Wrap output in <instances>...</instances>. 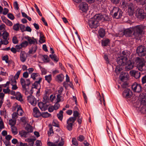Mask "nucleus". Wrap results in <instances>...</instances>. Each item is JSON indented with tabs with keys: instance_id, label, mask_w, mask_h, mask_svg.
Instances as JSON below:
<instances>
[{
	"instance_id": "44",
	"label": "nucleus",
	"mask_w": 146,
	"mask_h": 146,
	"mask_svg": "<svg viewBox=\"0 0 146 146\" xmlns=\"http://www.w3.org/2000/svg\"><path fill=\"white\" fill-rule=\"evenodd\" d=\"M72 144L76 146L78 145V143L75 138H72Z\"/></svg>"
},
{
	"instance_id": "8",
	"label": "nucleus",
	"mask_w": 146,
	"mask_h": 146,
	"mask_svg": "<svg viewBox=\"0 0 146 146\" xmlns=\"http://www.w3.org/2000/svg\"><path fill=\"white\" fill-rule=\"evenodd\" d=\"M75 121L74 119L73 118L70 117L68 119L66 122L67 125L66 128L68 131H71L72 130L73 123Z\"/></svg>"
},
{
	"instance_id": "50",
	"label": "nucleus",
	"mask_w": 146,
	"mask_h": 146,
	"mask_svg": "<svg viewBox=\"0 0 146 146\" xmlns=\"http://www.w3.org/2000/svg\"><path fill=\"white\" fill-rule=\"evenodd\" d=\"M122 70V69L120 67L117 66L115 69V72L117 74L119 73Z\"/></svg>"
},
{
	"instance_id": "26",
	"label": "nucleus",
	"mask_w": 146,
	"mask_h": 146,
	"mask_svg": "<svg viewBox=\"0 0 146 146\" xmlns=\"http://www.w3.org/2000/svg\"><path fill=\"white\" fill-rule=\"evenodd\" d=\"M102 16L100 14H98L96 15L92 18L95 20V21H97L98 22L102 19Z\"/></svg>"
},
{
	"instance_id": "14",
	"label": "nucleus",
	"mask_w": 146,
	"mask_h": 146,
	"mask_svg": "<svg viewBox=\"0 0 146 146\" xmlns=\"http://www.w3.org/2000/svg\"><path fill=\"white\" fill-rule=\"evenodd\" d=\"M127 61L126 58H124L123 57H121L120 58H118L117 60V63L119 66L125 65Z\"/></svg>"
},
{
	"instance_id": "1",
	"label": "nucleus",
	"mask_w": 146,
	"mask_h": 146,
	"mask_svg": "<svg viewBox=\"0 0 146 146\" xmlns=\"http://www.w3.org/2000/svg\"><path fill=\"white\" fill-rule=\"evenodd\" d=\"M144 27L142 25H140L132 27V29L133 33V38L136 39H138L143 33Z\"/></svg>"
},
{
	"instance_id": "32",
	"label": "nucleus",
	"mask_w": 146,
	"mask_h": 146,
	"mask_svg": "<svg viewBox=\"0 0 146 146\" xmlns=\"http://www.w3.org/2000/svg\"><path fill=\"white\" fill-rule=\"evenodd\" d=\"M40 39H39V42L41 43H42L44 42L45 41V40H44V35L42 34V33H40Z\"/></svg>"
},
{
	"instance_id": "56",
	"label": "nucleus",
	"mask_w": 146,
	"mask_h": 146,
	"mask_svg": "<svg viewBox=\"0 0 146 146\" xmlns=\"http://www.w3.org/2000/svg\"><path fill=\"white\" fill-rule=\"evenodd\" d=\"M13 6L15 9L16 10H18L19 9V8L18 7V4L17 1H15L14 3Z\"/></svg>"
},
{
	"instance_id": "39",
	"label": "nucleus",
	"mask_w": 146,
	"mask_h": 146,
	"mask_svg": "<svg viewBox=\"0 0 146 146\" xmlns=\"http://www.w3.org/2000/svg\"><path fill=\"white\" fill-rule=\"evenodd\" d=\"M41 114V116L44 118L49 117L51 115L50 114L48 113V112H42Z\"/></svg>"
},
{
	"instance_id": "25",
	"label": "nucleus",
	"mask_w": 146,
	"mask_h": 146,
	"mask_svg": "<svg viewBox=\"0 0 146 146\" xmlns=\"http://www.w3.org/2000/svg\"><path fill=\"white\" fill-rule=\"evenodd\" d=\"M9 80L11 85L17 84L16 79L13 76H11L9 77Z\"/></svg>"
},
{
	"instance_id": "47",
	"label": "nucleus",
	"mask_w": 146,
	"mask_h": 146,
	"mask_svg": "<svg viewBox=\"0 0 146 146\" xmlns=\"http://www.w3.org/2000/svg\"><path fill=\"white\" fill-rule=\"evenodd\" d=\"M29 43L27 41H25L22 42L21 44L23 48L25 47L28 45Z\"/></svg>"
},
{
	"instance_id": "57",
	"label": "nucleus",
	"mask_w": 146,
	"mask_h": 146,
	"mask_svg": "<svg viewBox=\"0 0 146 146\" xmlns=\"http://www.w3.org/2000/svg\"><path fill=\"white\" fill-rule=\"evenodd\" d=\"M8 56L7 55H6L4 56L2 58L3 60H5L6 63H9L8 60Z\"/></svg>"
},
{
	"instance_id": "29",
	"label": "nucleus",
	"mask_w": 146,
	"mask_h": 146,
	"mask_svg": "<svg viewBox=\"0 0 146 146\" xmlns=\"http://www.w3.org/2000/svg\"><path fill=\"white\" fill-rule=\"evenodd\" d=\"M110 42V40L108 39L103 40L102 41V45L103 46H106L108 45V44Z\"/></svg>"
},
{
	"instance_id": "13",
	"label": "nucleus",
	"mask_w": 146,
	"mask_h": 146,
	"mask_svg": "<svg viewBox=\"0 0 146 146\" xmlns=\"http://www.w3.org/2000/svg\"><path fill=\"white\" fill-rule=\"evenodd\" d=\"M125 65H126L125 67V70L126 71H128L133 68L134 63L131 61L129 60L126 61Z\"/></svg>"
},
{
	"instance_id": "49",
	"label": "nucleus",
	"mask_w": 146,
	"mask_h": 146,
	"mask_svg": "<svg viewBox=\"0 0 146 146\" xmlns=\"http://www.w3.org/2000/svg\"><path fill=\"white\" fill-rule=\"evenodd\" d=\"M53 106L54 108V110H57L59 108L60 106V105L59 104V102H56L54 106Z\"/></svg>"
},
{
	"instance_id": "9",
	"label": "nucleus",
	"mask_w": 146,
	"mask_h": 146,
	"mask_svg": "<svg viewBox=\"0 0 146 146\" xmlns=\"http://www.w3.org/2000/svg\"><path fill=\"white\" fill-rule=\"evenodd\" d=\"M33 92L30 93V95L27 97V100L32 105L35 106L36 104V100L35 97L32 95Z\"/></svg>"
},
{
	"instance_id": "2",
	"label": "nucleus",
	"mask_w": 146,
	"mask_h": 146,
	"mask_svg": "<svg viewBox=\"0 0 146 146\" xmlns=\"http://www.w3.org/2000/svg\"><path fill=\"white\" fill-rule=\"evenodd\" d=\"M135 61L139 70L141 71L146 70V61L144 58L137 57L136 58Z\"/></svg>"
},
{
	"instance_id": "53",
	"label": "nucleus",
	"mask_w": 146,
	"mask_h": 146,
	"mask_svg": "<svg viewBox=\"0 0 146 146\" xmlns=\"http://www.w3.org/2000/svg\"><path fill=\"white\" fill-rule=\"evenodd\" d=\"M19 28L22 32H23L24 31H25V25L20 24V25Z\"/></svg>"
},
{
	"instance_id": "48",
	"label": "nucleus",
	"mask_w": 146,
	"mask_h": 146,
	"mask_svg": "<svg viewBox=\"0 0 146 146\" xmlns=\"http://www.w3.org/2000/svg\"><path fill=\"white\" fill-rule=\"evenodd\" d=\"M49 101L48 97L46 95L44 96L43 97V102L45 103L48 102Z\"/></svg>"
},
{
	"instance_id": "24",
	"label": "nucleus",
	"mask_w": 146,
	"mask_h": 146,
	"mask_svg": "<svg viewBox=\"0 0 146 146\" xmlns=\"http://www.w3.org/2000/svg\"><path fill=\"white\" fill-rule=\"evenodd\" d=\"M15 96V98L16 100L20 101H23L22 96L20 92H17Z\"/></svg>"
},
{
	"instance_id": "21",
	"label": "nucleus",
	"mask_w": 146,
	"mask_h": 146,
	"mask_svg": "<svg viewBox=\"0 0 146 146\" xmlns=\"http://www.w3.org/2000/svg\"><path fill=\"white\" fill-rule=\"evenodd\" d=\"M27 39L29 43L30 44H34L35 43L36 44L37 43L36 39L34 38L33 37V39H32L30 37L28 36Z\"/></svg>"
},
{
	"instance_id": "60",
	"label": "nucleus",
	"mask_w": 146,
	"mask_h": 146,
	"mask_svg": "<svg viewBox=\"0 0 146 146\" xmlns=\"http://www.w3.org/2000/svg\"><path fill=\"white\" fill-rule=\"evenodd\" d=\"M21 120L22 122L25 123L27 122V118L26 117H23L21 118Z\"/></svg>"
},
{
	"instance_id": "20",
	"label": "nucleus",
	"mask_w": 146,
	"mask_h": 146,
	"mask_svg": "<svg viewBox=\"0 0 146 146\" xmlns=\"http://www.w3.org/2000/svg\"><path fill=\"white\" fill-rule=\"evenodd\" d=\"M88 8V4L85 2H83L81 5L80 9L83 12L86 11Z\"/></svg>"
},
{
	"instance_id": "36",
	"label": "nucleus",
	"mask_w": 146,
	"mask_h": 146,
	"mask_svg": "<svg viewBox=\"0 0 146 146\" xmlns=\"http://www.w3.org/2000/svg\"><path fill=\"white\" fill-rule=\"evenodd\" d=\"M2 36H3V38L5 40H7L8 37L9 36V33L6 31H4L2 34Z\"/></svg>"
},
{
	"instance_id": "31",
	"label": "nucleus",
	"mask_w": 146,
	"mask_h": 146,
	"mask_svg": "<svg viewBox=\"0 0 146 146\" xmlns=\"http://www.w3.org/2000/svg\"><path fill=\"white\" fill-rule=\"evenodd\" d=\"M25 129L27 131V132H28V133L32 132L33 131L32 127L29 124H28L25 127Z\"/></svg>"
},
{
	"instance_id": "54",
	"label": "nucleus",
	"mask_w": 146,
	"mask_h": 146,
	"mask_svg": "<svg viewBox=\"0 0 146 146\" xmlns=\"http://www.w3.org/2000/svg\"><path fill=\"white\" fill-rule=\"evenodd\" d=\"M84 137L82 135H79L78 138V140L80 141H82L84 139Z\"/></svg>"
},
{
	"instance_id": "22",
	"label": "nucleus",
	"mask_w": 146,
	"mask_h": 146,
	"mask_svg": "<svg viewBox=\"0 0 146 146\" xmlns=\"http://www.w3.org/2000/svg\"><path fill=\"white\" fill-rule=\"evenodd\" d=\"M31 78L33 80H39L40 78H42L40 77V74L38 73H33L31 75Z\"/></svg>"
},
{
	"instance_id": "46",
	"label": "nucleus",
	"mask_w": 146,
	"mask_h": 146,
	"mask_svg": "<svg viewBox=\"0 0 146 146\" xmlns=\"http://www.w3.org/2000/svg\"><path fill=\"white\" fill-rule=\"evenodd\" d=\"M23 92H24L25 93V94L26 95H28V94L30 93H31V92L30 91V92L29 93V88H26V90L24 89H23ZM33 92V91H32Z\"/></svg>"
},
{
	"instance_id": "30",
	"label": "nucleus",
	"mask_w": 146,
	"mask_h": 146,
	"mask_svg": "<svg viewBox=\"0 0 146 146\" xmlns=\"http://www.w3.org/2000/svg\"><path fill=\"white\" fill-rule=\"evenodd\" d=\"M64 78V76L62 74L58 75L56 76V79L58 81L62 82Z\"/></svg>"
},
{
	"instance_id": "64",
	"label": "nucleus",
	"mask_w": 146,
	"mask_h": 146,
	"mask_svg": "<svg viewBox=\"0 0 146 146\" xmlns=\"http://www.w3.org/2000/svg\"><path fill=\"white\" fill-rule=\"evenodd\" d=\"M48 146H57V144L51 142H48L47 143Z\"/></svg>"
},
{
	"instance_id": "37",
	"label": "nucleus",
	"mask_w": 146,
	"mask_h": 146,
	"mask_svg": "<svg viewBox=\"0 0 146 146\" xmlns=\"http://www.w3.org/2000/svg\"><path fill=\"white\" fill-rule=\"evenodd\" d=\"M28 132L25 131H22L19 132V134L21 137L26 138L27 137V135Z\"/></svg>"
},
{
	"instance_id": "58",
	"label": "nucleus",
	"mask_w": 146,
	"mask_h": 146,
	"mask_svg": "<svg viewBox=\"0 0 146 146\" xmlns=\"http://www.w3.org/2000/svg\"><path fill=\"white\" fill-rule=\"evenodd\" d=\"M7 17L9 19L12 20H13L15 18L14 15L11 13L8 14Z\"/></svg>"
},
{
	"instance_id": "3",
	"label": "nucleus",
	"mask_w": 146,
	"mask_h": 146,
	"mask_svg": "<svg viewBox=\"0 0 146 146\" xmlns=\"http://www.w3.org/2000/svg\"><path fill=\"white\" fill-rule=\"evenodd\" d=\"M113 17L117 19L121 18L122 15V12L118 7H115L111 12Z\"/></svg>"
},
{
	"instance_id": "38",
	"label": "nucleus",
	"mask_w": 146,
	"mask_h": 146,
	"mask_svg": "<svg viewBox=\"0 0 146 146\" xmlns=\"http://www.w3.org/2000/svg\"><path fill=\"white\" fill-rule=\"evenodd\" d=\"M102 98L100 95L99 97V100L100 101V103L101 104H102V102H103V104L104 106H106V103L105 102V98L104 97V95L103 94H102Z\"/></svg>"
},
{
	"instance_id": "40",
	"label": "nucleus",
	"mask_w": 146,
	"mask_h": 146,
	"mask_svg": "<svg viewBox=\"0 0 146 146\" xmlns=\"http://www.w3.org/2000/svg\"><path fill=\"white\" fill-rule=\"evenodd\" d=\"M11 129L13 133L14 134V135H16L17 133L18 132L17 129L15 126H11Z\"/></svg>"
},
{
	"instance_id": "33",
	"label": "nucleus",
	"mask_w": 146,
	"mask_h": 146,
	"mask_svg": "<svg viewBox=\"0 0 146 146\" xmlns=\"http://www.w3.org/2000/svg\"><path fill=\"white\" fill-rule=\"evenodd\" d=\"M138 4L143 5L146 3V0H134Z\"/></svg>"
},
{
	"instance_id": "7",
	"label": "nucleus",
	"mask_w": 146,
	"mask_h": 146,
	"mask_svg": "<svg viewBox=\"0 0 146 146\" xmlns=\"http://www.w3.org/2000/svg\"><path fill=\"white\" fill-rule=\"evenodd\" d=\"M135 4L132 3H128L127 6V12L129 16H133L135 11Z\"/></svg>"
},
{
	"instance_id": "19",
	"label": "nucleus",
	"mask_w": 146,
	"mask_h": 146,
	"mask_svg": "<svg viewBox=\"0 0 146 146\" xmlns=\"http://www.w3.org/2000/svg\"><path fill=\"white\" fill-rule=\"evenodd\" d=\"M34 113V116L35 117H38L41 116V113L37 107H35L33 109Z\"/></svg>"
},
{
	"instance_id": "45",
	"label": "nucleus",
	"mask_w": 146,
	"mask_h": 146,
	"mask_svg": "<svg viewBox=\"0 0 146 146\" xmlns=\"http://www.w3.org/2000/svg\"><path fill=\"white\" fill-rule=\"evenodd\" d=\"M138 84L137 83L135 82L132 85L131 87L134 91L136 92V90H137V87Z\"/></svg>"
},
{
	"instance_id": "11",
	"label": "nucleus",
	"mask_w": 146,
	"mask_h": 146,
	"mask_svg": "<svg viewBox=\"0 0 146 146\" xmlns=\"http://www.w3.org/2000/svg\"><path fill=\"white\" fill-rule=\"evenodd\" d=\"M42 78H40L38 81H36L33 84V87L30 90L32 92L33 91V88L39 89L40 86V83L42 80Z\"/></svg>"
},
{
	"instance_id": "41",
	"label": "nucleus",
	"mask_w": 146,
	"mask_h": 146,
	"mask_svg": "<svg viewBox=\"0 0 146 146\" xmlns=\"http://www.w3.org/2000/svg\"><path fill=\"white\" fill-rule=\"evenodd\" d=\"M23 111L21 107H19L18 108L17 110V113L20 116L22 115Z\"/></svg>"
},
{
	"instance_id": "59",
	"label": "nucleus",
	"mask_w": 146,
	"mask_h": 146,
	"mask_svg": "<svg viewBox=\"0 0 146 146\" xmlns=\"http://www.w3.org/2000/svg\"><path fill=\"white\" fill-rule=\"evenodd\" d=\"M3 92L5 94H9L10 92V90L9 88V87H7V88L3 89Z\"/></svg>"
},
{
	"instance_id": "5",
	"label": "nucleus",
	"mask_w": 146,
	"mask_h": 146,
	"mask_svg": "<svg viewBox=\"0 0 146 146\" xmlns=\"http://www.w3.org/2000/svg\"><path fill=\"white\" fill-rule=\"evenodd\" d=\"M136 52L139 56H144L146 53V47L143 45H140L137 47Z\"/></svg>"
},
{
	"instance_id": "35",
	"label": "nucleus",
	"mask_w": 146,
	"mask_h": 146,
	"mask_svg": "<svg viewBox=\"0 0 146 146\" xmlns=\"http://www.w3.org/2000/svg\"><path fill=\"white\" fill-rule=\"evenodd\" d=\"M79 115V113L77 111H74L73 113L74 116L70 117L74 118V121H75L76 119V117H78Z\"/></svg>"
},
{
	"instance_id": "6",
	"label": "nucleus",
	"mask_w": 146,
	"mask_h": 146,
	"mask_svg": "<svg viewBox=\"0 0 146 146\" xmlns=\"http://www.w3.org/2000/svg\"><path fill=\"white\" fill-rule=\"evenodd\" d=\"M20 83L23 89L26 90V88H29V86L31 84V82L29 79H27L26 80L21 78L20 79Z\"/></svg>"
},
{
	"instance_id": "17",
	"label": "nucleus",
	"mask_w": 146,
	"mask_h": 146,
	"mask_svg": "<svg viewBox=\"0 0 146 146\" xmlns=\"http://www.w3.org/2000/svg\"><path fill=\"white\" fill-rule=\"evenodd\" d=\"M27 55L26 53L24 51H21L20 55V58L21 61L23 62H25L26 60Z\"/></svg>"
},
{
	"instance_id": "15",
	"label": "nucleus",
	"mask_w": 146,
	"mask_h": 146,
	"mask_svg": "<svg viewBox=\"0 0 146 146\" xmlns=\"http://www.w3.org/2000/svg\"><path fill=\"white\" fill-rule=\"evenodd\" d=\"M38 105L39 108L42 111L46 110L48 106V105L47 104L43 102H39Z\"/></svg>"
},
{
	"instance_id": "63",
	"label": "nucleus",
	"mask_w": 146,
	"mask_h": 146,
	"mask_svg": "<svg viewBox=\"0 0 146 146\" xmlns=\"http://www.w3.org/2000/svg\"><path fill=\"white\" fill-rule=\"evenodd\" d=\"M64 143V141L63 140V139L61 138L60 141L59 142L57 146H62Z\"/></svg>"
},
{
	"instance_id": "42",
	"label": "nucleus",
	"mask_w": 146,
	"mask_h": 146,
	"mask_svg": "<svg viewBox=\"0 0 146 146\" xmlns=\"http://www.w3.org/2000/svg\"><path fill=\"white\" fill-rule=\"evenodd\" d=\"M16 123V120L10 119L9 120V124L11 126H15Z\"/></svg>"
},
{
	"instance_id": "55",
	"label": "nucleus",
	"mask_w": 146,
	"mask_h": 146,
	"mask_svg": "<svg viewBox=\"0 0 146 146\" xmlns=\"http://www.w3.org/2000/svg\"><path fill=\"white\" fill-rule=\"evenodd\" d=\"M21 70H19V71H18L17 72L16 74H15V76H13V77L14 78H15V79H18V78H19V77L20 74L21 73Z\"/></svg>"
},
{
	"instance_id": "10",
	"label": "nucleus",
	"mask_w": 146,
	"mask_h": 146,
	"mask_svg": "<svg viewBox=\"0 0 146 146\" xmlns=\"http://www.w3.org/2000/svg\"><path fill=\"white\" fill-rule=\"evenodd\" d=\"M89 25L91 28H96L99 25L97 21L92 18L89 21Z\"/></svg>"
},
{
	"instance_id": "16",
	"label": "nucleus",
	"mask_w": 146,
	"mask_h": 146,
	"mask_svg": "<svg viewBox=\"0 0 146 146\" xmlns=\"http://www.w3.org/2000/svg\"><path fill=\"white\" fill-rule=\"evenodd\" d=\"M132 93L131 91L129 89H126L123 91V95L125 98H128L131 96Z\"/></svg>"
},
{
	"instance_id": "28",
	"label": "nucleus",
	"mask_w": 146,
	"mask_h": 146,
	"mask_svg": "<svg viewBox=\"0 0 146 146\" xmlns=\"http://www.w3.org/2000/svg\"><path fill=\"white\" fill-rule=\"evenodd\" d=\"M122 54L123 56L121 57H123L124 58H126V60H127L128 57L129 56V53L128 51L127 50H124L122 52Z\"/></svg>"
},
{
	"instance_id": "61",
	"label": "nucleus",
	"mask_w": 146,
	"mask_h": 146,
	"mask_svg": "<svg viewBox=\"0 0 146 146\" xmlns=\"http://www.w3.org/2000/svg\"><path fill=\"white\" fill-rule=\"evenodd\" d=\"M12 118L13 119L16 120L17 118V113L15 112L13 113L12 115Z\"/></svg>"
},
{
	"instance_id": "52",
	"label": "nucleus",
	"mask_w": 146,
	"mask_h": 146,
	"mask_svg": "<svg viewBox=\"0 0 146 146\" xmlns=\"http://www.w3.org/2000/svg\"><path fill=\"white\" fill-rule=\"evenodd\" d=\"M52 133H53V131L52 127V126H50L49 130L48 131V134L49 136H51Z\"/></svg>"
},
{
	"instance_id": "62",
	"label": "nucleus",
	"mask_w": 146,
	"mask_h": 146,
	"mask_svg": "<svg viewBox=\"0 0 146 146\" xmlns=\"http://www.w3.org/2000/svg\"><path fill=\"white\" fill-rule=\"evenodd\" d=\"M104 58L106 61L107 63L108 64L109 63V60L108 59V57L107 54H104Z\"/></svg>"
},
{
	"instance_id": "4",
	"label": "nucleus",
	"mask_w": 146,
	"mask_h": 146,
	"mask_svg": "<svg viewBox=\"0 0 146 146\" xmlns=\"http://www.w3.org/2000/svg\"><path fill=\"white\" fill-rule=\"evenodd\" d=\"M135 16L140 20H143L146 17V13L142 9L138 8L135 11Z\"/></svg>"
},
{
	"instance_id": "12",
	"label": "nucleus",
	"mask_w": 146,
	"mask_h": 146,
	"mask_svg": "<svg viewBox=\"0 0 146 146\" xmlns=\"http://www.w3.org/2000/svg\"><path fill=\"white\" fill-rule=\"evenodd\" d=\"M132 27L130 28L126 29L123 32V34L127 37H131L133 38V34L132 33L133 32Z\"/></svg>"
},
{
	"instance_id": "34",
	"label": "nucleus",
	"mask_w": 146,
	"mask_h": 146,
	"mask_svg": "<svg viewBox=\"0 0 146 146\" xmlns=\"http://www.w3.org/2000/svg\"><path fill=\"white\" fill-rule=\"evenodd\" d=\"M45 80H46L48 83H50L52 79L51 75L49 74L48 75L46 76H45Z\"/></svg>"
},
{
	"instance_id": "23",
	"label": "nucleus",
	"mask_w": 146,
	"mask_h": 146,
	"mask_svg": "<svg viewBox=\"0 0 146 146\" xmlns=\"http://www.w3.org/2000/svg\"><path fill=\"white\" fill-rule=\"evenodd\" d=\"M105 31L103 28H100L98 31L99 36L101 38H103L105 35Z\"/></svg>"
},
{
	"instance_id": "43",
	"label": "nucleus",
	"mask_w": 146,
	"mask_h": 146,
	"mask_svg": "<svg viewBox=\"0 0 146 146\" xmlns=\"http://www.w3.org/2000/svg\"><path fill=\"white\" fill-rule=\"evenodd\" d=\"M19 26L20 25L19 23L15 24L13 26V29L15 31H18L19 29Z\"/></svg>"
},
{
	"instance_id": "51",
	"label": "nucleus",
	"mask_w": 146,
	"mask_h": 146,
	"mask_svg": "<svg viewBox=\"0 0 146 146\" xmlns=\"http://www.w3.org/2000/svg\"><path fill=\"white\" fill-rule=\"evenodd\" d=\"M12 40L14 44H17L18 42V40L16 36H14Z\"/></svg>"
},
{
	"instance_id": "18",
	"label": "nucleus",
	"mask_w": 146,
	"mask_h": 146,
	"mask_svg": "<svg viewBox=\"0 0 146 146\" xmlns=\"http://www.w3.org/2000/svg\"><path fill=\"white\" fill-rule=\"evenodd\" d=\"M130 74L132 76H134L136 79L139 78L141 76L140 72L135 70L130 71Z\"/></svg>"
},
{
	"instance_id": "27",
	"label": "nucleus",
	"mask_w": 146,
	"mask_h": 146,
	"mask_svg": "<svg viewBox=\"0 0 146 146\" xmlns=\"http://www.w3.org/2000/svg\"><path fill=\"white\" fill-rule=\"evenodd\" d=\"M50 57L54 61L56 62H58L59 58L55 54H51L49 55Z\"/></svg>"
}]
</instances>
